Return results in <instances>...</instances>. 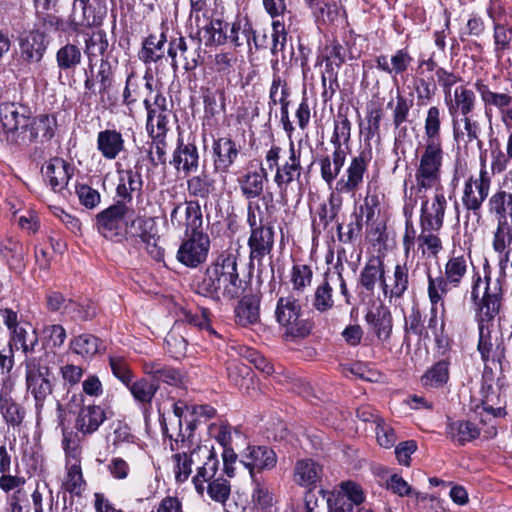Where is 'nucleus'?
I'll return each mask as SVG.
<instances>
[{
	"label": "nucleus",
	"mask_w": 512,
	"mask_h": 512,
	"mask_svg": "<svg viewBox=\"0 0 512 512\" xmlns=\"http://www.w3.org/2000/svg\"><path fill=\"white\" fill-rule=\"evenodd\" d=\"M198 453L204 456L206 461L198 468L197 474L193 477L192 481L196 491L199 494H203L205 490L204 483L214 480L218 471L219 461L207 446H198Z\"/></svg>",
	"instance_id": "obj_29"
},
{
	"label": "nucleus",
	"mask_w": 512,
	"mask_h": 512,
	"mask_svg": "<svg viewBox=\"0 0 512 512\" xmlns=\"http://www.w3.org/2000/svg\"><path fill=\"white\" fill-rule=\"evenodd\" d=\"M364 494L359 485L354 482H344L337 493H329L328 497L320 498L323 508L328 512H356L364 502Z\"/></svg>",
	"instance_id": "obj_9"
},
{
	"label": "nucleus",
	"mask_w": 512,
	"mask_h": 512,
	"mask_svg": "<svg viewBox=\"0 0 512 512\" xmlns=\"http://www.w3.org/2000/svg\"><path fill=\"white\" fill-rule=\"evenodd\" d=\"M127 386L133 397L142 403H150L159 388L158 384L146 378H141L133 383L131 382Z\"/></svg>",
	"instance_id": "obj_63"
},
{
	"label": "nucleus",
	"mask_w": 512,
	"mask_h": 512,
	"mask_svg": "<svg viewBox=\"0 0 512 512\" xmlns=\"http://www.w3.org/2000/svg\"><path fill=\"white\" fill-rule=\"evenodd\" d=\"M462 118L458 119L456 117L453 118V130L454 137L456 141L465 140V136L467 137V142H471L479 140V124L476 121H473L469 114L461 115Z\"/></svg>",
	"instance_id": "obj_50"
},
{
	"label": "nucleus",
	"mask_w": 512,
	"mask_h": 512,
	"mask_svg": "<svg viewBox=\"0 0 512 512\" xmlns=\"http://www.w3.org/2000/svg\"><path fill=\"white\" fill-rule=\"evenodd\" d=\"M26 108L15 103L0 105V121L6 140L16 145H27L39 136L48 141L54 136L56 119L51 115H40L31 120Z\"/></svg>",
	"instance_id": "obj_3"
},
{
	"label": "nucleus",
	"mask_w": 512,
	"mask_h": 512,
	"mask_svg": "<svg viewBox=\"0 0 512 512\" xmlns=\"http://www.w3.org/2000/svg\"><path fill=\"white\" fill-rule=\"evenodd\" d=\"M81 61V49L73 43H66L56 52V63L60 71H74Z\"/></svg>",
	"instance_id": "obj_44"
},
{
	"label": "nucleus",
	"mask_w": 512,
	"mask_h": 512,
	"mask_svg": "<svg viewBox=\"0 0 512 512\" xmlns=\"http://www.w3.org/2000/svg\"><path fill=\"white\" fill-rule=\"evenodd\" d=\"M313 272L310 266L305 264H296L292 267L290 281L293 291L297 294L303 293L312 282Z\"/></svg>",
	"instance_id": "obj_62"
},
{
	"label": "nucleus",
	"mask_w": 512,
	"mask_h": 512,
	"mask_svg": "<svg viewBox=\"0 0 512 512\" xmlns=\"http://www.w3.org/2000/svg\"><path fill=\"white\" fill-rule=\"evenodd\" d=\"M84 53L87 55L89 60V68L92 72L93 67V57L98 55H103L109 46V42L107 39V34L103 30L93 31L91 34H88L84 41Z\"/></svg>",
	"instance_id": "obj_48"
},
{
	"label": "nucleus",
	"mask_w": 512,
	"mask_h": 512,
	"mask_svg": "<svg viewBox=\"0 0 512 512\" xmlns=\"http://www.w3.org/2000/svg\"><path fill=\"white\" fill-rule=\"evenodd\" d=\"M441 112L440 109L436 106H432L428 109L427 115L425 118V136L427 143H442L440 137V127H441Z\"/></svg>",
	"instance_id": "obj_61"
},
{
	"label": "nucleus",
	"mask_w": 512,
	"mask_h": 512,
	"mask_svg": "<svg viewBox=\"0 0 512 512\" xmlns=\"http://www.w3.org/2000/svg\"><path fill=\"white\" fill-rule=\"evenodd\" d=\"M173 228L185 229L186 235L203 232V215L198 201L189 200L173 205L170 213Z\"/></svg>",
	"instance_id": "obj_11"
},
{
	"label": "nucleus",
	"mask_w": 512,
	"mask_h": 512,
	"mask_svg": "<svg viewBox=\"0 0 512 512\" xmlns=\"http://www.w3.org/2000/svg\"><path fill=\"white\" fill-rule=\"evenodd\" d=\"M0 252L10 271L18 275L25 271L27 249L18 239L7 235L1 242Z\"/></svg>",
	"instance_id": "obj_19"
},
{
	"label": "nucleus",
	"mask_w": 512,
	"mask_h": 512,
	"mask_svg": "<svg viewBox=\"0 0 512 512\" xmlns=\"http://www.w3.org/2000/svg\"><path fill=\"white\" fill-rule=\"evenodd\" d=\"M492 179L485 165L481 166L478 175H471L464 183L461 202L467 213L478 218L484 202L490 197Z\"/></svg>",
	"instance_id": "obj_7"
},
{
	"label": "nucleus",
	"mask_w": 512,
	"mask_h": 512,
	"mask_svg": "<svg viewBox=\"0 0 512 512\" xmlns=\"http://www.w3.org/2000/svg\"><path fill=\"white\" fill-rule=\"evenodd\" d=\"M69 349L83 359H90L99 352L100 340L92 334H80L70 340Z\"/></svg>",
	"instance_id": "obj_43"
},
{
	"label": "nucleus",
	"mask_w": 512,
	"mask_h": 512,
	"mask_svg": "<svg viewBox=\"0 0 512 512\" xmlns=\"http://www.w3.org/2000/svg\"><path fill=\"white\" fill-rule=\"evenodd\" d=\"M54 356L53 352L43 350L39 355L27 357L24 361L26 389L34 398L37 411L43 408L53 392L54 376L49 363Z\"/></svg>",
	"instance_id": "obj_4"
},
{
	"label": "nucleus",
	"mask_w": 512,
	"mask_h": 512,
	"mask_svg": "<svg viewBox=\"0 0 512 512\" xmlns=\"http://www.w3.org/2000/svg\"><path fill=\"white\" fill-rule=\"evenodd\" d=\"M323 475V468L312 459L298 460L294 467V481L300 486H315Z\"/></svg>",
	"instance_id": "obj_33"
},
{
	"label": "nucleus",
	"mask_w": 512,
	"mask_h": 512,
	"mask_svg": "<svg viewBox=\"0 0 512 512\" xmlns=\"http://www.w3.org/2000/svg\"><path fill=\"white\" fill-rule=\"evenodd\" d=\"M367 323L375 330L381 340H388L392 332V316L390 311L379 306L366 314Z\"/></svg>",
	"instance_id": "obj_40"
},
{
	"label": "nucleus",
	"mask_w": 512,
	"mask_h": 512,
	"mask_svg": "<svg viewBox=\"0 0 512 512\" xmlns=\"http://www.w3.org/2000/svg\"><path fill=\"white\" fill-rule=\"evenodd\" d=\"M170 164L174 165L176 170L190 174L197 171L199 166V154L195 144H185L183 140L178 139V144L173 152Z\"/></svg>",
	"instance_id": "obj_24"
},
{
	"label": "nucleus",
	"mask_w": 512,
	"mask_h": 512,
	"mask_svg": "<svg viewBox=\"0 0 512 512\" xmlns=\"http://www.w3.org/2000/svg\"><path fill=\"white\" fill-rule=\"evenodd\" d=\"M166 43V36L161 33L159 36L149 35L142 44L139 51V59L144 63L157 62L164 57V45Z\"/></svg>",
	"instance_id": "obj_42"
},
{
	"label": "nucleus",
	"mask_w": 512,
	"mask_h": 512,
	"mask_svg": "<svg viewBox=\"0 0 512 512\" xmlns=\"http://www.w3.org/2000/svg\"><path fill=\"white\" fill-rule=\"evenodd\" d=\"M187 239L182 242L177 252V259L183 265L196 268L207 259L210 249V238L204 233L186 235Z\"/></svg>",
	"instance_id": "obj_12"
},
{
	"label": "nucleus",
	"mask_w": 512,
	"mask_h": 512,
	"mask_svg": "<svg viewBox=\"0 0 512 512\" xmlns=\"http://www.w3.org/2000/svg\"><path fill=\"white\" fill-rule=\"evenodd\" d=\"M45 179L55 192L62 191L72 176L70 165L62 158L55 157L42 168Z\"/></svg>",
	"instance_id": "obj_22"
},
{
	"label": "nucleus",
	"mask_w": 512,
	"mask_h": 512,
	"mask_svg": "<svg viewBox=\"0 0 512 512\" xmlns=\"http://www.w3.org/2000/svg\"><path fill=\"white\" fill-rule=\"evenodd\" d=\"M451 116L470 114L476 103L475 93L467 86L461 85L455 88L448 100H445Z\"/></svg>",
	"instance_id": "obj_30"
},
{
	"label": "nucleus",
	"mask_w": 512,
	"mask_h": 512,
	"mask_svg": "<svg viewBox=\"0 0 512 512\" xmlns=\"http://www.w3.org/2000/svg\"><path fill=\"white\" fill-rule=\"evenodd\" d=\"M449 380V362L441 360L429 368L421 377L424 387L438 388L445 385Z\"/></svg>",
	"instance_id": "obj_51"
},
{
	"label": "nucleus",
	"mask_w": 512,
	"mask_h": 512,
	"mask_svg": "<svg viewBox=\"0 0 512 512\" xmlns=\"http://www.w3.org/2000/svg\"><path fill=\"white\" fill-rule=\"evenodd\" d=\"M474 86L485 106L486 113L491 107L498 109L501 113L512 104V93L508 89H504L502 92L492 91L481 80L476 81Z\"/></svg>",
	"instance_id": "obj_32"
},
{
	"label": "nucleus",
	"mask_w": 512,
	"mask_h": 512,
	"mask_svg": "<svg viewBox=\"0 0 512 512\" xmlns=\"http://www.w3.org/2000/svg\"><path fill=\"white\" fill-rule=\"evenodd\" d=\"M46 49V36L40 31H31L20 41L21 56L28 62H39Z\"/></svg>",
	"instance_id": "obj_31"
},
{
	"label": "nucleus",
	"mask_w": 512,
	"mask_h": 512,
	"mask_svg": "<svg viewBox=\"0 0 512 512\" xmlns=\"http://www.w3.org/2000/svg\"><path fill=\"white\" fill-rule=\"evenodd\" d=\"M385 272L383 260L380 257H371L360 273L361 286L365 290L373 292L378 282L381 286Z\"/></svg>",
	"instance_id": "obj_37"
},
{
	"label": "nucleus",
	"mask_w": 512,
	"mask_h": 512,
	"mask_svg": "<svg viewBox=\"0 0 512 512\" xmlns=\"http://www.w3.org/2000/svg\"><path fill=\"white\" fill-rule=\"evenodd\" d=\"M182 332L181 324H174L165 338L167 351L175 359L185 356L187 351L188 340Z\"/></svg>",
	"instance_id": "obj_54"
},
{
	"label": "nucleus",
	"mask_w": 512,
	"mask_h": 512,
	"mask_svg": "<svg viewBox=\"0 0 512 512\" xmlns=\"http://www.w3.org/2000/svg\"><path fill=\"white\" fill-rule=\"evenodd\" d=\"M250 248V259L260 262L266 255L270 254L274 246L273 227L268 225L251 232L248 239Z\"/></svg>",
	"instance_id": "obj_26"
},
{
	"label": "nucleus",
	"mask_w": 512,
	"mask_h": 512,
	"mask_svg": "<svg viewBox=\"0 0 512 512\" xmlns=\"http://www.w3.org/2000/svg\"><path fill=\"white\" fill-rule=\"evenodd\" d=\"M194 456H199L198 447L191 452H180L173 456L175 462L174 474L177 482L183 483L189 478Z\"/></svg>",
	"instance_id": "obj_57"
},
{
	"label": "nucleus",
	"mask_w": 512,
	"mask_h": 512,
	"mask_svg": "<svg viewBox=\"0 0 512 512\" xmlns=\"http://www.w3.org/2000/svg\"><path fill=\"white\" fill-rule=\"evenodd\" d=\"M133 214L134 210L125 202L117 201L97 214V229L106 239H121L126 232L127 219Z\"/></svg>",
	"instance_id": "obj_8"
},
{
	"label": "nucleus",
	"mask_w": 512,
	"mask_h": 512,
	"mask_svg": "<svg viewBox=\"0 0 512 512\" xmlns=\"http://www.w3.org/2000/svg\"><path fill=\"white\" fill-rule=\"evenodd\" d=\"M240 463L249 471L252 479L256 473L273 469L277 464L274 450L264 445H249L239 455Z\"/></svg>",
	"instance_id": "obj_13"
},
{
	"label": "nucleus",
	"mask_w": 512,
	"mask_h": 512,
	"mask_svg": "<svg viewBox=\"0 0 512 512\" xmlns=\"http://www.w3.org/2000/svg\"><path fill=\"white\" fill-rule=\"evenodd\" d=\"M214 169L227 173L238 157L239 150L235 142L228 137H222L213 143Z\"/></svg>",
	"instance_id": "obj_23"
},
{
	"label": "nucleus",
	"mask_w": 512,
	"mask_h": 512,
	"mask_svg": "<svg viewBox=\"0 0 512 512\" xmlns=\"http://www.w3.org/2000/svg\"><path fill=\"white\" fill-rule=\"evenodd\" d=\"M346 150L334 149L332 155L320 159L321 177L329 186L336 180L346 161Z\"/></svg>",
	"instance_id": "obj_38"
},
{
	"label": "nucleus",
	"mask_w": 512,
	"mask_h": 512,
	"mask_svg": "<svg viewBox=\"0 0 512 512\" xmlns=\"http://www.w3.org/2000/svg\"><path fill=\"white\" fill-rule=\"evenodd\" d=\"M302 314V307L293 294L278 299L275 318L284 329L286 338L303 339L310 334L312 324L309 320L303 319Z\"/></svg>",
	"instance_id": "obj_5"
},
{
	"label": "nucleus",
	"mask_w": 512,
	"mask_h": 512,
	"mask_svg": "<svg viewBox=\"0 0 512 512\" xmlns=\"http://www.w3.org/2000/svg\"><path fill=\"white\" fill-rule=\"evenodd\" d=\"M342 206V198L339 195L331 193L328 201L319 205L317 214L319 222L314 221V229L322 227L326 229L330 223L336 220Z\"/></svg>",
	"instance_id": "obj_46"
},
{
	"label": "nucleus",
	"mask_w": 512,
	"mask_h": 512,
	"mask_svg": "<svg viewBox=\"0 0 512 512\" xmlns=\"http://www.w3.org/2000/svg\"><path fill=\"white\" fill-rule=\"evenodd\" d=\"M443 155L442 143L425 142L424 151L415 173L418 192L431 189L440 181Z\"/></svg>",
	"instance_id": "obj_6"
},
{
	"label": "nucleus",
	"mask_w": 512,
	"mask_h": 512,
	"mask_svg": "<svg viewBox=\"0 0 512 512\" xmlns=\"http://www.w3.org/2000/svg\"><path fill=\"white\" fill-rule=\"evenodd\" d=\"M412 62V57L405 49L397 50L390 58L386 55H379L376 58V67L388 74L404 73Z\"/></svg>",
	"instance_id": "obj_39"
},
{
	"label": "nucleus",
	"mask_w": 512,
	"mask_h": 512,
	"mask_svg": "<svg viewBox=\"0 0 512 512\" xmlns=\"http://www.w3.org/2000/svg\"><path fill=\"white\" fill-rule=\"evenodd\" d=\"M451 288H453V282L444 274L437 277L428 275L427 293L432 306H437L440 303L444 308L443 298Z\"/></svg>",
	"instance_id": "obj_49"
},
{
	"label": "nucleus",
	"mask_w": 512,
	"mask_h": 512,
	"mask_svg": "<svg viewBox=\"0 0 512 512\" xmlns=\"http://www.w3.org/2000/svg\"><path fill=\"white\" fill-rule=\"evenodd\" d=\"M143 371L158 385L160 382L169 385H178L181 382V374L176 369L156 360L144 361Z\"/></svg>",
	"instance_id": "obj_35"
},
{
	"label": "nucleus",
	"mask_w": 512,
	"mask_h": 512,
	"mask_svg": "<svg viewBox=\"0 0 512 512\" xmlns=\"http://www.w3.org/2000/svg\"><path fill=\"white\" fill-rule=\"evenodd\" d=\"M215 191L216 181L205 171L187 180V192L191 197L208 199Z\"/></svg>",
	"instance_id": "obj_41"
},
{
	"label": "nucleus",
	"mask_w": 512,
	"mask_h": 512,
	"mask_svg": "<svg viewBox=\"0 0 512 512\" xmlns=\"http://www.w3.org/2000/svg\"><path fill=\"white\" fill-rule=\"evenodd\" d=\"M246 286V281L239 277L237 251L226 250L206 267L195 291L217 302L233 301L243 296Z\"/></svg>",
	"instance_id": "obj_2"
},
{
	"label": "nucleus",
	"mask_w": 512,
	"mask_h": 512,
	"mask_svg": "<svg viewBox=\"0 0 512 512\" xmlns=\"http://www.w3.org/2000/svg\"><path fill=\"white\" fill-rule=\"evenodd\" d=\"M487 211L496 222L512 221V192L499 188L489 198Z\"/></svg>",
	"instance_id": "obj_28"
},
{
	"label": "nucleus",
	"mask_w": 512,
	"mask_h": 512,
	"mask_svg": "<svg viewBox=\"0 0 512 512\" xmlns=\"http://www.w3.org/2000/svg\"><path fill=\"white\" fill-rule=\"evenodd\" d=\"M369 154V152L362 151L358 156L352 158L345 175L336 182L335 190L338 193H355L360 189L370 160Z\"/></svg>",
	"instance_id": "obj_14"
},
{
	"label": "nucleus",
	"mask_w": 512,
	"mask_h": 512,
	"mask_svg": "<svg viewBox=\"0 0 512 512\" xmlns=\"http://www.w3.org/2000/svg\"><path fill=\"white\" fill-rule=\"evenodd\" d=\"M67 476L63 483L64 489L77 496H80L84 490L85 480L83 479L81 463H72L66 465Z\"/></svg>",
	"instance_id": "obj_64"
},
{
	"label": "nucleus",
	"mask_w": 512,
	"mask_h": 512,
	"mask_svg": "<svg viewBox=\"0 0 512 512\" xmlns=\"http://www.w3.org/2000/svg\"><path fill=\"white\" fill-rule=\"evenodd\" d=\"M97 149L106 160L116 159L125 151L122 134L115 129H105L97 135Z\"/></svg>",
	"instance_id": "obj_27"
},
{
	"label": "nucleus",
	"mask_w": 512,
	"mask_h": 512,
	"mask_svg": "<svg viewBox=\"0 0 512 512\" xmlns=\"http://www.w3.org/2000/svg\"><path fill=\"white\" fill-rule=\"evenodd\" d=\"M259 303V299L255 296L244 297L235 309L237 322L242 326L257 323L260 317Z\"/></svg>",
	"instance_id": "obj_45"
},
{
	"label": "nucleus",
	"mask_w": 512,
	"mask_h": 512,
	"mask_svg": "<svg viewBox=\"0 0 512 512\" xmlns=\"http://www.w3.org/2000/svg\"><path fill=\"white\" fill-rule=\"evenodd\" d=\"M448 434L453 441L464 445L466 442L476 439L480 431L478 427L470 421H456L448 425Z\"/></svg>",
	"instance_id": "obj_52"
},
{
	"label": "nucleus",
	"mask_w": 512,
	"mask_h": 512,
	"mask_svg": "<svg viewBox=\"0 0 512 512\" xmlns=\"http://www.w3.org/2000/svg\"><path fill=\"white\" fill-rule=\"evenodd\" d=\"M194 429L193 423H188L185 432L182 430V426H179V430L173 434L169 433L167 427L164 428V433L170 438V448L172 451L180 452H191L192 451V432Z\"/></svg>",
	"instance_id": "obj_55"
},
{
	"label": "nucleus",
	"mask_w": 512,
	"mask_h": 512,
	"mask_svg": "<svg viewBox=\"0 0 512 512\" xmlns=\"http://www.w3.org/2000/svg\"><path fill=\"white\" fill-rule=\"evenodd\" d=\"M277 63V60L273 63L274 72L269 92V104L273 106L277 105L278 103L288 101V97L290 95L286 80L283 79L276 70Z\"/></svg>",
	"instance_id": "obj_60"
},
{
	"label": "nucleus",
	"mask_w": 512,
	"mask_h": 512,
	"mask_svg": "<svg viewBox=\"0 0 512 512\" xmlns=\"http://www.w3.org/2000/svg\"><path fill=\"white\" fill-rule=\"evenodd\" d=\"M512 221L496 222V228L492 237V248L494 252L501 255L499 267L504 270L512 254Z\"/></svg>",
	"instance_id": "obj_21"
},
{
	"label": "nucleus",
	"mask_w": 512,
	"mask_h": 512,
	"mask_svg": "<svg viewBox=\"0 0 512 512\" xmlns=\"http://www.w3.org/2000/svg\"><path fill=\"white\" fill-rule=\"evenodd\" d=\"M62 447L65 452L66 465L81 463L82 449L77 433L63 429Z\"/></svg>",
	"instance_id": "obj_58"
},
{
	"label": "nucleus",
	"mask_w": 512,
	"mask_h": 512,
	"mask_svg": "<svg viewBox=\"0 0 512 512\" xmlns=\"http://www.w3.org/2000/svg\"><path fill=\"white\" fill-rule=\"evenodd\" d=\"M251 38H253V26L247 19H239L231 25H225V31L218 32V38L215 39L217 45L224 44L227 40L235 47L247 46L251 52Z\"/></svg>",
	"instance_id": "obj_18"
},
{
	"label": "nucleus",
	"mask_w": 512,
	"mask_h": 512,
	"mask_svg": "<svg viewBox=\"0 0 512 512\" xmlns=\"http://www.w3.org/2000/svg\"><path fill=\"white\" fill-rule=\"evenodd\" d=\"M302 174V166L300 162V152L295 149L294 143L290 142L289 157L278 166L274 176V182L280 190L281 197H285V193L289 184L298 181Z\"/></svg>",
	"instance_id": "obj_16"
},
{
	"label": "nucleus",
	"mask_w": 512,
	"mask_h": 512,
	"mask_svg": "<svg viewBox=\"0 0 512 512\" xmlns=\"http://www.w3.org/2000/svg\"><path fill=\"white\" fill-rule=\"evenodd\" d=\"M350 137L351 122L346 114L339 111L334 121V131L331 137L334 149L347 151Z\"/></svg>",
	"instance_id": "obj_47"
},
{
	"label": "nucleus",
	"mask_w": 512,
	"mask_h": 512,
	"mask_svg": "<svg viewBox=\"0 0 512 512\" xmlns=\"http://www.w3.org/2000/svg\"><path fill=\"white\" fill-rule=\"evenodd\" d=\"M447 200L443 193H436L431 200H423L420 209V227L426 230H441Z\"/></svg>",
	"instance_id": "obj_15"
},
{
	"label": "nucleus",
	"mask_w": 512,
	"mask_h": 512,
	"mask_svg": "<svg viewBox=\"0 0 512 512\" xmlns=\"http://www.w3.org/2000/svg\"><path fill=\"white\" fill-rule=\"evenodd\" d=\"M484 272L483 278L480 275L474 278L471 289L478 325L477 350L485 364L501 363L505 358V346L502 339L492 338L489 322L500 312L503 290L499 279H492L486 269Z\"/></svg>",
	"instance_id": "obj_1"
},
{
	"label": "nucleus",
	"mask_w": 512,
	"mask_h": 512,
	"mask_svg": "<svg viewBox=\"0 0 512 512\" xmlns=\"http://www.w3.org/2000/svg\"><path fill=\"white\" fill-rule=\"evenodd\" d=\"M333 287L328 279V273L324 276V281L317 286L313 297V307L318 312H326L334 306L333 301Z\"/></svg>",
	"instance_id": "obj_56"
},
{
	"label": "nucleus",
	"mask_w": 512,
	"mask_h": 512,
	"mask_svg": "<svg viewBox=\"0 0 512 512\" xmlns=\"http://www.w3.org/2000/svg\"><path fill=\"white\" fill-rule=\"evenodd\" d=\"M27 327L30 328V324H20L15 328V330L10 332L12 340L21 345L26 358L33 356L32 353L34 352L35 347L38 345V335L36 330L32 329L29 333Z\"/></svg>",
	"instance_id": "obj_53"
},
{
	"label": "nucleus",
	"mask_w": 512,
	"mask_h": 512,
	"mask_svg": "<svg viewBox=\"0 0 512 512\" xmlns=\"http://www.w3.org/2000/svg\"><path fill=\"white\" fill-rule=\"evenodd\" d=\"M81 13H77L75 3L73 12L69 16V26L75 33H81L85 28H92L101 25L105 10L96 8L91 1H80Z\"/></svg>",
	"instance_id": "obj_17"
},
{
	"label": "nucleus",
	"mask_w": 512,
	"mask_h": 512,
	"mask_svg": "<svg viewBox=\"0 0 512 512\" xmlns=\"http://www.w3.org/2000/svg\"><path fill=\"white\" fill-rule=\"evenodd\" d=\"M412 276L406 262L397 263L393 269L387 270L381 281V290L384 299L389 304L399 303L409 292Z\"/></svg>",
	"instance_id": "obj_10"
},
{
	"label": "nucleus",
	"mask_w": 512,
	"mask_h": 512,
	"mask_svg": "<svg viewBox=\"0 0 512 512\" xmlns=\"http://www.w3.org/2000/svg\"><path fill=\"white\" fill-rule=\"evenodd\" d=\"M267 179L265 168L260 171H249L239 179V185L242 195L248 199L259 197L264 190V182Z\"/></svg>",
	"instance_id": "obj_36"
},
{
	"label": "nucleus",
	"mask_w": 512,
	"mask_h": 512,
	"mask_svg": "<svg viewBox=\"0 0 512 512\" xmlns=\"http://www.w3.org/2000/svg\"><path fill=\"white\" fill-rule=\"evenodd\" d=\"M104 420L105 412L100 406L88 405L80 409L75 426L83 434H92Z\"/></svg>",
	"instance_id": "obj_34"
},
{
	"label": "nucleus",
	"mask_w": 512,
	"mask_h": 512,
	"mask_svg": "<svg viewBox=\"0 0 512 512\" xmlns=\"http://www.w3.org/2000/svg\"><path fill=\"white\" fill-rule=\"evenodd\" d=\"M131 227L136 228L137 236L145 244L147 252L156 260L163 257V251L158 246L155 223L151 218L136 217L131 220Z\"/></svg>",
	"instance_id": "obj_20"
},
{
	"label": "nucleus",
	"mask_w": 512,
	"mask_h": 512,
	"mask_svg": "<svg viewBox=\"0 0 512 512\" xmlns=\"http://www.w3.org/2000/svg\"><path fill=\"white\" fill-rule=\"evenodd\" d=\"M472 263L469 253L463 250H453L444 265V275L453 282V288H458L468 273Z\"/></svg>",
	"instance_id": "obj_25"
},
{
	"label": "nucleus",
	"mask_w": 512,
	"mask_h": 512,
	"mask_svg": "<svg viewBox=\"0 0 512 512\" xmlns=\"http://www.w3.org/2000/svg\"><path fill=\"white\" fill-rule=\"evenodd\" d=\"M175 324H181V330H185V324L199 330H206L209 334L216 335V331L211 327L209 320V310L203 309L201 314H193L191 311L184 310L182 318Z\"/></svg>",
	"instance_id": "obj_59"
}]
</instances>
